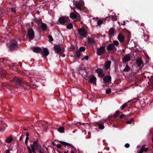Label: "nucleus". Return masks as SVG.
Returning <instances> with one entry per match:
<instances>
[{
    "label": "nucleus",
    "instance_id": "39448f33",
    "mask_svg": "<svg viewBox=\"0 0 153 153\" xmlns=\"http://www.w3.org/2000/svg\"><path fill=\"white\" fill-rule=\"evenodd\" d=\"M70 17L72 19H76L77 21H80V17L79 14L76 12H71L70 15Z\"/></svg>",
    "mask_w": 153,
    "mask_h": 153
},
{
    "label": "nucleus",
    "instance_id": "423d86ee",
    "mask_svg": "<svg viewBox=\"0 0 153 153\" xmlns=\"http://www.w3.org/2000/svg\"><path fill=\"white\" fill-rule=\"evenodd\" d=\"M107 50L109 53H114L117 50V48L112 43L109 44L107 46Z\"/></svg>",
    "mask_w": 153,
    "mask_h": 153
},
{
    "label": "nucleus",
    "instance_id": "a878e982",
    "mask_svg": "<svg viewBox=\"0 0 153 153\" xmlns=\"http://www.w3.org/2000/svg\"><path fill=\"white\" fill-rule=\"evenodd\" d=\"M11 12L13 13V14H15L16 13V8L15 7H11L10 8Z\"/></svg>",
    "mask_w": 153,
    "mask_h": 153
},
{
    "label": "nucleus",
    "instance_id": "bf43d9fd",
    "mask_svg": "<svg viewBox=\"0 0 153 153\" xmlns=\"http://www.w3.org/2000/svg\"><path fill=\"white\" fill-rule=\"evenodd\" d=\"M27 148L28 149V151H31L32 150L31 149L30 147L29 146H27Z\"/></svg>",
    "mask_w": 153,
    "mask_h": 153
},
{
    "label": "nucleus",
    "instance_id": "774afa93",
    "mask_svg": "<svg viewBox=\"0 0 153 153\" xmlns=\"http://www.w3.org/2000/svg\"><path fill=\"white\" fill-rule=\"evenodd\" d=\"M52 144L53 145V146H56V145L55 144V143L54 142H53L52 143Z\"/></svg>",
    "mask_w": 153,
    "mask_h": 153
},
{
    "label": "nucleus",
    "instance_id": "412c9836",
    "mask_svg": "<svg viewBox=\"0 0 153 153\" xmlns=\"http://www.w3.org/2000/svg\"><path fill=\"white\" fill-rule=\"evenodd\" d=\"M111 62L110 61H108L105 63V68L106 69H108L110 67Z\"/></svg>",
    "mask_w": 153,
    "mask_h": 153
},
{
    "label": "nucleus",
    "instance_id": "5fc2aeb1",
    "mask_svg": "<svg viewBox=\"0 0 153 153\" xmlns=\"http://www.w3.org/2000/svg\"><path fill=\"white\" fill-rule=\"evenodd\" d=\"M56 146L59 149L61 147L62 145L61 144H57V145H56Z\"/></svg>",
    "mask_w": 153,
    "mask_h": 153
},
{
    "label": "nucleus",
    "instance_id": "c85d7f7f",
    "mask_svg": "<svg viewBox=\"0 0 153 153\" xmlns=\"http://www.w3.org/2000/svg\"><path fill=\"white\" fill-rule=\"evenodd\" d=\"M96 72L99 75H100L103 73V70L102 68H98L96 70Z\"/></svg>",
    "mask_w": 153,
    "mask_h": 153
},
{
    "label": "nucleus",
    "instance_id": "cd10ccee",
    "mask_svg": "<svg viewBox=\"0 0 153 153\" xmlns=\"http://www.w3.org/2000/svg\"><path fill=\"white\" fill-rule=\"evenodd\" d=\"M41 125L43 129L46 132L48 127V126L44 123H42Z\"/></svg>",
    "mask_w": 153,
    "mask_h": 153
},
{
    "label": "nucleus",
    "instance_id": "e433bc0d",
    "mask_svg": "<svg viewBox=\"0 0 153 153\" xmlns=\"http://www.w3.org/2000/svg\"><path fill=\"white\" fill-rule=\"evenodd\" d=\"M39 145L40 144L38 143V140H36V141H34L33 142V145H32L31 144H30V145L31 146H36L37 145Z\"/></svg>",
    "mask_w": 153,
    "mask_h": 153
},
{
    "label": "nucleus",
    "instance_id": "58836bf2",
    "mask_svg": "<svg viewBox=\"0 0 153 153\" xmlns=\"http://www.w3.org/2000/svg\"><path fill=\"white\" fill-rule=\"evenodd\" d=\"M148 89L149 90H151L152 91L153 90V85L152 84L148 87Z\"/></svg>",
    "mask_w": 153,
    "mask_h": 153
},
{
    "label": "nucleus",
    "instance_id": "a18cd8bd",
    "mask_svg": "<svg viewBox=\"0 0 153 153\" xmlns=\"http://www.w3.org/2000/svg\"><path fill=\"white\" fill-rule=\"evenodd\" d=\"M102 21L101 20H99L97 21V24L98 26L100 25L102 23Z\"/></svg>",
    "mask_w": 153,
    "mask_h": 153
},
{
    "label": "nucleus",
    "instance_id": "e2e57ef3",
    "mask_svg": "<svg viewBox=\"0 0 153 153\" xmlns=\"http://www.w3.org/2000/svg\"><path fill=\"white\" fill-rule=\"evenodd\" d=\"M145 146H146V145L145 144L143 145L142 146L141 148L142 149H145L146 148H145Z\"/></svg>",
    "mask_w": 153,
    "mask_h": 153
},
{
    "label": "nucleus",
    "instance_id": "de8ad7c7",
    "mask_svg": "<svg viewBox=\"0 0 153 153\" xmlns=\"http://www.w3.org/2000/svg\"><path fill=\"white\" fill-rule=\"evenodd\" d=\"M127 34L128 35V36H127V38H128V39H130V36L131 35V34L130 33L128 32V30H127Z\"/></svg>",
    "mask_w": 153,
    "mask_h": 153
},
{
    "label": "nucleus",
    "instance_id": "ea45409f",
    "mask_svg": "<svg viewBox=\"0 0 153 153\" xmlns=\"http://www.w3.org/2000/svg\"><path fill=\"white\" fill-rule=\"evenodd\" d=\"M113 44L114 45L117 46L119 45V42L117 41L114 40L113 42Z\"/></svg>",
    "mask_w": 153,
    "mask_h": 153
},
{
    "label": "nucleus",
    "instance_id": "13d9d810",
    "mask_svg": "<svg viewBox=\"0 0 153 153\" xmlns=\"http://www.w3.org/2000/svg\"><path fill=\"white\" fill-rule=\"evenodd\" d=\"M126 123L127 124H131V123L130 120H128L126 122Z\"/></svg>",
    "mask_w": 153,
    "mask_h": 153
},
{
    "label": "nucleus",
    "instance_id": "9d476101",
    "mask_svg": "<svg viewBox=\"0 0 153 153\" xmlns=\"http://www.w3.org/2000/svg\"><path fill=\"white\" fill-rule=\"evenodd\" d=\"M54 50L56 51V53H62L64 51V49L62 48L59 45H56L54 47Z\"/></svg>",
    "mask_w": 153,
    "mask_h": 153
},
{
    "label": "nucleus",
    "instance_id": "69168bd1",
    "mask_svg": "<svg viewBox=\"0 0 153 153\" xmlns=\"http://www.w3.org/2000/svg\"><path fill=\"white\" fill-rule=\"evenodd\" d=\"M13 140L12 137L10 135V143Z\"/></svg>",
    "mask_w": 153,
    "mask_h": 153
},
{
    "label": "nucleus",
    "instance_id": "7ed1b4c3",
    "mask_svg": "<svg viewBox=\"0 0 153 153\" xmlns=\"http://www.w3.org/2000/svg\"><path fill=\"white\" fill-rule=\"evenodd\" d=\"M18 42L13 39L10 40V51H13L17 50L19 48Z\"/></svg>",
    "mask_w": 153,
    "mask_h": 153
},
{
    "label": "nucleus",
    "instance_id": "7c9ffc66",
    "mask_svg": "<svg viewBox=\"0 0 153 153\" xmlns=\"http://www.w3.org/2000/svg\"><path fill=\"white\" fill-rule=\"evenodd\" d=\"M58 131L60 133H63L64 132V128L62 126L58 128Z\"/></svg>",
    "mask_w": 153,
    "mask_h": 153
},
{
    "label": "nucleus",
    "instance_id": "dca6fc26",
    "mask_svg": "<svg viewBox=\"0 0 153 153\" xmlns=\"http://www.w3.org/2000/svg\"><path fill=\"white\" fill-rule=\"evenodd\" d=\"M76 7L79 9H81L82 7L84 6L83 2L79 1L75 4Z\"/></svg>",
    "mask_w": 153,
    "mask_h": 153
},
{
    "label": "nucleus",
    "instance_id": "864d4df0",
    "mask_svg": "<svg viewBox=\"0 0 153 153\" xmlns=\"http://www.w3.org/2000/svg\"><path fill=\"white\" fill-rule=\"evenodd\" d=\"M31 149L32 150V151L33 152V153H36L35 149L33 148V147H32Z\"/></svg>",
    "mask_w": 153,
    "mask_h": 153
},
{
    "label": "nucleus",
    "instance_id": "ddd939ff",
    "mask_svg": "<svg viewBox=\"0 0 153 153\" xmlns=\"http://www.w3.org/2000/svg\"><path fill=\"white\" fill-rule=\"evenodd\" d=\"M7 76L6 71L2 68H0V77H5Z\"/></svg>",
    "mask_w": 153,
    "mask_h": 153
},
{
    "label": "nucleus",
    "instance_id": "09e8293b",
    "mask_svg": "<svg viewBox=\"0 0 153 153\" xmlns=\"http://www.w3.org/2000/svg\"><path fill=\"white\" fill-rule=\"evenodd\" d=\"M88 59V56H85L82 59V60H83L84 59H85L87 60Z\"/></svg>",
    "mask_w": 153,
    "mask_h": 153
},
{
    "label": "nucleus",
    "instance_id": "bb28decb",
    "mask_svg": "<svg viewBox=\"0 0 153 153\" xmlns=\"http://www.w3.org/2000/svg\"><path fill=\"white\" fill-rule=\"evenodd\" d=\"M98 126L99 128L100 129H103L105 128V127L103 125L99 123H98L97 124L96 126Z\"/></svg>",
    "mask_w": 153,
    "mask_h": 153
},
{
    "label": "nucleus",
    "instance_id": "6ab92c4d",
    "mask_svg": "<svg viewBox=\"0 0 153 153\" xmlns=\"http://www.w3.org/2000/svg\"><path fill=\"white\" fill-rule=\"evenodd\" d=\"M130 59V57L128 55H126L123 58L122 60L124 62H126L129 61Z\"/></svg>",
    "mask_w": 153,
    "mask_h": 153
},
{
    "label": "nucleus",
    "instance_id": "4468645a",
    "mask_svg": "<svg viewBox=\"0 0 153 153\" xmlns=\"http://www.w3.org/2000/svg\"><path fill=\"white\" fill-rule=\"evenodd\" d=\"M97 79L94 75H92L89 80L90 83L96 85Z\"/></svg>",
    "mask_w": 153,
    "mask_h": 153
},
{
    "label": "nucleus",
    "instance_id": "052dcab7",
    "mask_svg": "<svg viewBox=\"0 0 153 153\" xmlns=\"http://www.w3.org/2000/svg\"><path fill=\"white\" fill-rule=\"evenodd\" d=\"M134 120V118H131L130 120V122L131 123L132 122H133Z\"/></svg>",
    "mask_w": 153,
    "mask_h": 153
},
{
    "label": "nucleus",
    "instance_id": "4c0bfd02",
    "mask_svg": "<svg viewBox=\"0 0 153 153\" xmlns=\"http://www.w3.org/2000/svg\"><path fill=\"white\" fill-rule=\"evenodd\" d=\"M49 40V42H51L53 41V39L52 36L51 35H49L48 36Z\"/></svg>",
    "mask_w": 153,
    "mask_h": 153
},
{
    "label": "nucleus",
    "instance_id": "6e6d98bb",
    "mask_svg": "<svg viewBox=\"0 0 153 153\" xmlns=\"http://www.w3.org/2000/svg\"><path fill=\"white\" fill-rule=\"evenodd\" d=\"M39 152V153H44V149H42L40 150Z\"/></svg>",
    "mask_w": 153,
    "mask_h": 153
},
{
    "label": "nucleus",
    "instance_id": "79ce46f5",
    "mask_svg": "<svg viewBox=\"0 0 153 153\" xmlns=\"http://www.w3.org/2000/svg\"><path fill=\"white\" fill-rule=\"evenodd\" d=\"M35 21L36 22H38L39 23H41V24H42V22H43L41 19H39V20H37L35 18Z\"/></svg>",
    "mask_w": 153,
    "mask_h": 153
},
{
    "label": "nucleus",
    "instance_id": "f257e3e1",
    "mask_svg": "<svg viewBox=\"0 0 153 153\" xmlns=\"http://www.w3.org/2000/svg\"><path fill=\"white\" fill-rule=\"evenodd\" d=\"M28 85V83L23 82L18 77H14L10 80V89L18 88L21 87L25 88V86Z\"/></svg>",
    "mask_w": 153,
    "mask_h": 153
},
{
    "label": "nucleus",
    "instance_id": "a211bd4d",
    "mask_svg": "<svg viewBox=\"0 0 153 153\" xmlns=\"http://www.w3.org/2000/svg\"><path fill=\"white\" fill-rule=\"evenodd\" d=\"M49 54V51L48 49L46 48H43V51L42 52V55L44 57H46L48 56Z\"/></svg>",
    "mask_w": 153,
    "mask_h": 153
},
{
    "label": "nucleus",
    "instance_id": "c9c22d12",
    "mask_svg": "<svg viewBox=\"0 0 153 153\" xmlns=\"http://www.w3.org/2000/svg\"><path fill=\"white\" fill-rule=\"evenodd\" d=\"M67 28L68 29H71L73 27V25L72 23L68 24L66 26Z\"/></svg>",
    "mask_w": 153,
    "mask_h": 153
},
{
    "label": "nucleus",
    "instance_id": "0eeeda50",
    "mask_svg": "<svg viewBox=\"0 0 153 153\" xmlns=\"http://www.w3.org/2000/svg\"><path fill=\"white\" fill-rule=\"evenodd\" d=\"M27 35L30 40L32 39L35 38L34 32L32 28L28 30Z\"/></svg>",
    "mask_w": 153,
    "mask_h": 153
},
{
    "label": "nucleus",
    "instance_id": "6e6552de",
    "mask_svg": "<svg viewBox=\"0 0 153 153\" xmlns=\"http://www.w3.org/2000/svg\"><path fill=\"white\" fill-rule=\"evenodd\" d=\"M70 19L68 17H60L58 20L59 22L62 24H65L66 22H68Z\"/></svg>",
    "mask_w": 153,
    "mask_h": 153
},
{
    "label": "nucleus",
    "instance_id": "2f4dec72",
    "mask_svg": "<svg viewBox=\"0 0 153 153\" xmlns=\"http://www.w3.org/2000/svg\"><path fill=\"white\" fill-rule=\"evenodd\" d=\"M114 30L113 27L111 28L109 30V34L110 35H112L113 34Z\"/></svg>",
    "mask_w": 153,
    "mask_h": 153
},
{
    "label": "nucleus",
    "instance_id": "f03ea898",
    "mask_svg": "<svg viewBox=\"0 0 153 153\" xmlns=\"http://www.w3.org/2000/svg\"><path fill=\"white\" fill-rule=\"evenodd\" d=\"M122 113V112H120L119 111H117L113 115V116L116 118V120L114 121L115 123H114L115 124V123L117 124V125L115 124L113 126L116 127L117 126L120 125L121 123H124V121L123 120V119L124 118H126V114H121L120 116V117L117 118V117L118 116L120 115V113Z\"/></svg>",
    "mask_w": 153,
    "mask_h": 153
},
{
    "label": "nucleus",
    "instance_id": "393cba45",
    "mask_svg": "<svg viewBox=\"0 0 153 153\" xmlns=\"http://www.w3.org/2000/svg\"><path fill=\"white\" fill-rule=\"evenodd\" d=\"M136 64L138 66H140L142 64H143V62L140 59H138L136 61Z\"/></svg>",
    "mask_w": 153,
    "mask_h": 153
},
{
    "label": "nucleus",
    "instance_id": "9b49d317",
    "mask_svg": "<svg viewBox=\"0 0 153 153\" xmlns=\"http://www.w3.org/2000/svg\"><path fill=\"white\" fill-rule=\"evenodd\" d=\"M78 31L80 35L83 37H86L88 34L87 32L84 28H79Z\"/></svg>",
    "mask_w": 153,
    "mask_h": 153
},
{
    "label": "nucleus",
    "instance_id": "2eb2a0df",
    "mask_svg": "<svg viewBox=\"0 0 153 153\" xmlns=\"http://www.w3.org/2000/svg\"><path fill=\"white\" fill-rule=\"evenodd\" d=\"M118 39L121 42H124L125 36L121 33H119L117 37Z\"/></svg>",
    "mask_w": 153,
    "mask_h": 153
},
{
    "label": "nucleus",
    "instance_id": "473e14b6",
    "mask_svg": "<svg viewBox=\"0 0 153 153\" xmlns=\"http://www.w3.org/2000/svg\"><path fill=\"white\" fill-rule=\"evenodd\" d=\"M88 44H91V43H95V42L94 41V40L91 38H89L88 39Z\"/></svg>",
    "mask_w": 153,
    "mask_h": 153
},
{
    "label": "nucleus",
    "instance_id": "a19ab883",
    "mask_svg": "<svg viewBox=\"0 0 153 153\" xmlns=\"http://www.w3.org/2000/svg\"><path fill=\"white\" fill-rule=\"evenodd\" d=\"M85 49V48L84 47H81L79 48V51L81 52L84 51Z\"/></svg>",
    "mask_w": 153,
    "mask_h": 153
},
{
    "label": "nucleus",
    "instance_id": "20e7f679",
    "mask_svg": "<svg viewBox=\"0 0 153 153\" xmlns=\"http://www.w3.org/2000/svg\"><path fill=\"white\" fill-rule=\"evenodd\" d=\"M79 73L83 77L87 76V72L86 71L85 68L82 65L80 67L79 70Z\"/></svg>",
    "mask_w": 153,
    "mask_h": 153
},
{
    "label": "nucleus",
    "instance_id": "3c124183",
    "mask_svg": "<svg viewBox=\"0 0 153 153\" xmlns=\"http://www.w3.org/2000/svg\"><path fill=\"white\" fill-rule=\"evenodd\" d=\"M3 11L2 10H0V17L2 16H3Z\"/></svg>",
    "mask_w": 153,
    "mask_h": 153
},
{
    "label": "nucleus",
    "instance_id": "37998d69",
    "mask_svg": "<svg viewBox=\"0 0 153 153\" xmlns=\"http://www.w3.org/2000/svg\"><path fill=\"white\" fill-rule=\"evenodd\" d=\"M127 106V104L126 103H125L120 108L121 109V110H123V109L126 106Z\"/></svg>",
    "mask_w": 153,
    "mask_h": 153
},
{
    "label": "nucleus",
    "instance_id": "4be33fe9",
    "mask_svg": "<svg viewBox=\"0 0 153 153\" xmlns=\"http://www.w3.org/2000/svg\"><path fill=\"white\" fill-rule=\"evenodd\" d=\"M108 18H109L111 19L113 21H116L117 20V18L116 16H110L108 17H107L105 18L106 20H109V19H108Z\"/></svg>",
    "mask_w": 153,
    "mask_h": 153
},
{
    "label": "nucleus",
    "instance_id": "1a4fd4ad",
    "mask_svg": "<svg viewBox=\"0 0 153 153\" xmlns=\"http://www.w3.org/2000/svg\"><path fill=\"white\" fill-rule=\"evenodd\" d=\"M105 46L101 47L100 48H98L97 51V54L99 56L101 55L102 54L105 53Z\"/></svg>",
    "mask_w": 153,
    "mask_h": 153
},
{
    "label": "nucleus",
    "instance_id": "72a5a7b5",
    "mask_svg": "<svg viewBox=\"0 0 153 153\" xmlns=\"http://www.w3.org/2000/svg\"><path fill=\"white\" fill-rule=\"evenodd\" d=\"M148 149L147 148H146L145 149L141 148L138 153H143V152H146L148 151Z\"/></svg>",
    "mask_w": 153,
    "mask_h": 153
},
{
    "label": "nucleus",
    "instance_id": "8fccbe9b",
    "mask_svg": "<svg viewBox=\"0 0 153 153\" xmlns=\"http://www.w3.org/2000/svg\"><path fill=\"white\" fill-rule=\"evenodd\" d=\"M5 142L7 143H10V137H8L5 140Z\"/></svg>",
    "mask_w": 153,
    "mask_h": 153
},
{
    "label": "nucleus",
    "instance_id": "aec40b11",
    "mask_svg": "<svg viewBox=\"0 0 153 153\" xmlns=\"http://www.w3.org/2000/svg\"><path fill=\"white\" fill-rule=\"evenodd\" d=\"M59 143L62 145L65 146H69L71 147L72 148H74L75 150H76V149L75 148L74 146L71 144H70L69 143L63 141H60Z\"/></svg>",
    "mask_w": 153,
    "mask_h": 153
},
{
    "label": "nucleus",
    "instance_id": "c03bdc74",
    "mask_svg": "<svg viewBox=\"0 0 153 153\" xmlns=\"http://www.w3.org/2000/svg\"><path fill=\"white\" fill-rule=\"evenodd\" d=\"M111 92V89L110 88L106 89V93L107 94H108Z\"/></svg>",
    "mask_w": 153,
    "mask_h": 153
},
{
    "label": "nucleus",
    "instance_id": "0e129e2a",
    "mask_svg": "<svg viewBox=\"0 0 153 153\" xmlns=\"http://www.w3.org/2000/svg\"><path fill=\"white\" fill-rule=\"evenodd\" d=\"M71 48L72 50H73L75 49V47L73 45H72L71 47Z\"/></svg>",
    "mask_w": 153,
    "mask_h": 153
},
{
    "label": "nucleus",
    "instance_id": "338daca9",
    "mask_svg": "<svg viewBox=\"0 0 153 153\" xmlns=\"http://www.w3.org/2000/svg\"><path fill=\"white\" fill-rule=\"evenodd\" d=\"M28 140H25V144L26 146L27 145Z\"/></svg>",
    "mask_w": 153,
    "mask_h": 153
},
{
    "label": "nucleus",
    "instance_id": "4d7b16f0",
    "mask_svg": "<svg viewBox=\"0 0 153 153\" xmlns=\"http://www.w3.org/2000/svg\"><path fill=\"white\" fill-rule=\"evenodd\" d=\"M4 153H10V149H7L4 152Z\"/></svg>",
    "mask_w": 153,
    "mask_h": 153
},
{
    "label": "nucleus",
    "instance_id": "f8f14e48",
    "mask_svg": "<svg viewBox=\"0 0 153 153\" xmlns=\"http://www.w3.org/2000/svg\"><path fill=\"white\" fill-rule=\"evenodd\" d=\"M31 49L34 52L36 53H41L42 52V49L39 47H33L31 48Z\"/></svg>",
    "mask_w": 153,
    "mask_h": 153
},
{
    "label": "nucleus",
    "instance_id": "c756f323",
    "mask_svg": "<svg viewBox=\"0 0 153 153\" xmlns=\"http://www.w3.org/2000/svg\"><path fill=\"white\" fill-rule=\"evenodd\" d=\"M130 70V67L128 65H126L125 68L124 69L123 71L125 72H128Z\"/></svg>",
    "mask_w": 153,
    "mask_h": 153
},
{
    "label": "nucleus",
    "instance_id": "680f3d73",
    "mask_svg": "<svg viewBox=\"0 0 153 153\" xmlns=\"http://www.w3.org/2000/svg\"><path fill=\"white\" fill-rule=\"evenodd\" d=\"M7 47L10 48V44L9 43H6Z\"/></svg>",
    "mask_w": 153,
    "mask_h": 153
},
{
    "label": "nucleus",
    "instance_id": "b1692460",
    "mask_svg": "<svg viewBox=\"0 0 153 153\" xmlns=\"http://www.w3.org/2000/svg\"><path fill=\"white\" fill-rule=\"evenodd\" d=\"M41 26L42 30L43 31L45 30L47 28V25L43 22H42Z\"/></svg>",
    "mask_w": 153,
    "mask_h": 153
},
{
    "label": "nucleus",
    "instance_id": "49530a36",
    "mask_svg": "<svg viewBox=\"0 0 153 153\" xmlns=\"http://www.w3.org/2000/svg\"><path fill=\"white\" fill-rule=\"evenodd\" d=\"M17 65V63H12L11 64H10V67L11 66L14 67L15 66H16Z\"/></svg>",
    "mask_w": 153,
    "mask_h": 153
},
{
    "label": "nucleus",
    "instance_id": "5701e85b",
    "mask_svg": "<svg viewBox=\"0 0 153 153\" xmlns=\"http://www.w3.org/2000/svg\"><path fill=\"white\" fill-rule=\"evenodd\" d=\"M32 147H33V148L35 149V151H36L37 152H39L40 150L42 149L41 148V146L40 145H37L36 146H31V148Z\"/></svg>",
    "mask_w": 153,
    "mask_h": 153
},
{
    "label": "nucleus",
    "instance_id": "f704fd0d",
    "mask_svg": "<svg viewBox=\"0 0 153 153\" xmlns=\"http://www.w3.org/2000/svg\"><path fill=\"white\" fill-rule=\"evenodd\" d=\"M76 55L77 57L79 58L80 57L81 55V53L78 50L76 52Z\"/></svg>",
    "mask_w": 153,
    "mask_h": 153
},
{
    "label": "nucleus",
    "instance_id": "603ef678",
    "mask_svg": "<svg viewBox=\"0 0 153 153\" xmlns=\"http://www.w3.org/2000/svg\"><path fill=\"white\" fill-rule=\"evenodd\" d=\"M125 147L126 148H128L130 146V144L128 143H126L125 144Z\"/></svg>",
    "mask_w": 153,
    "mask_h": 153
},
{
    "label": "nucleus",
    "instance_id": "f3484780",
    "mask_svg": "<svg viewBox=\"0 0 153 153\" xmlns=\"http://www.w3.org/2000/svg\"><path fill=\"white\" fill-rule=\"evenodd\" d=\"M111 78L110 76H106L103 79V81L105 83H108L111 80Z\"/></svg>",
    "mask_w": 153,
    "mask_h": 153
}]
</instances>
